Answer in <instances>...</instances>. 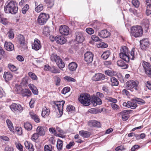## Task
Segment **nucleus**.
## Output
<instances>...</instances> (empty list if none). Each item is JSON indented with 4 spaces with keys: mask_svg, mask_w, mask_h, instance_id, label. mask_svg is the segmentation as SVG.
Instances as JSON below:
<instances>
[{
    "mask_svg": "<svg viewBox=\"0 0 151 151\" xmlns=\"http://www.w3.org/2000/svg\"><path fill=\"white\" fill-rule=\"evenodd\" d=\"M7 4L4 7V10L7 13H11L15 14L17 12L18 7L15 2L11 1L9 2H7Z\"/></svg>",
    "mask_w": 151,
    "mask_h": 151,
    "instance_id": "1",
    "label": "nucleus"
},
{
    "mask_svg": "<svg viewBox=\"0 0 151 151\" xmlns=\"http://www.w3.org/2000/svg\"><path fill=\"white\" fill-rule=\"evenodd\" d=\"M143 31L140 26H134L131 29V33L133 37L137 38L141 37L143 34Z\"/></svg>",
    "mask_w": 151,
    "mask_h": 151,
    "instance_id": "2",
    "label": "nucleus"
},
{
    "mask_svg": "<svg viewBox=\"0 0 151 151\" xmlns=\"http://www.w3.org/2000/svg\"><path fill=\"white\" fill-rule=\"evenodd\" d=\"M50 59L52 61L56 62L58 67L60 69L63 68L65 66V63L63 62L59 56L55 53H52L51 55Z\"/></svg>",
    "mask_w": 151,
    "mask_h": 151,
    "instance_id": "3",
    "label": "nucleus"
},
{
    "mask_svg": "<svg viewBox=\"0 0 151 151\" xmlns=\"http://www.w3.org/2000/svg\"><path fill=\"white\" fill-rule=\"evenodd\" d=\"M78 100L82 104L85 106H88L90 104L91 98L90 95L88 94H81L80 95Z\"/></svg>",
    "mask_w": 151,
    "mask_h": 151,
    "instance_id": "4",
    "label": "nucleus"
},
{
    "mask_svg": "<svg viewBox=\"0 0 151 151\" xmlns=\"http://www.w3.org/2000/svg\"><path fill=\"white\" fill-rule=\"evenodd\" d=\"M129 51L128 48L126 46H122L121 49V52L119 53V56L121 58L127 62L129 61V57L128 54Z\"/></svg>",
    "mask_w": 151,
    "mask_h": 151,
    "instance_id": "5",
    "label": "nucleus"
},
{
    "mask_svg": "<svg viewBox=\"0 0 151 151\" xmlns=\"http://www.w3.org/2000/svg\"><path fill=\"white\" fill-rule=\"evenodd\" d=\"M138 82L133 80L129 81L126 83V88L128 90L133 91L134 89L136 90H137V87Z\"/></svg>",
    "mask_w": 151,
    "mask_h": 151,
    "instance_id": "6",
    "label": "nucleus"
},
{
    "mask_svg": "<svg viewBox=\"0 0 151 151\" xmlns=\"http://www.w3.org/2000/svg\"><path fill=\"white\" fill-rule=\"evenodd\" d=\"M49 18V15L44 13H41L39 15L37 21L38 24L41 25L44 24Z\"/></svg>",
    "mask_w": 151,
    "mask_h": 151,
    "instance_id": "7",
    "label": "nucleus"
},
{
    "mask_svg": "<svg viewBox=\"0 0 151 151\" xmlns=\"http://www.w3.org/2000/svg\"><path fill=\"white\" fill-rule=\"evenodd\" d=\"M144 70L145 74L148 76H151V65L150 64L144 61L142 63Z\"/></svg>",
    "mask_w": 151,
    "mask_h": 151,
    "instance_id": "8",
    "label": "nucleus"
},
{
    "mask_svg": "<svg viewBox=\"0 0 151 151\" xmlns=\"http://www.w3.org/2000/svg\"><path fill=\"white\" fill-rule=\"evenodd\" d=\"M94 55L92 52L87 51L84 54V60L87 63L89 64L93 61Z\"/></svg>",
    "mask_w": 151,
    "mask_h": 151,
    "instance_id": "9",
    "label": "nucleus"
},
{
    "mask_svg": "<svg viewBox=\"0 0 151 151\" xmlns=\"http://www.w3.org/2000/svg\"><path fill=\"white\" fill-rule=\"evenodd\" d=\"M53 104L57 106L60 115H62L63 114V106L65 103V101H53Z\"/></svg>",
    "mask_w": 151,
    "mask_h": 151,
    "instance_id": "10",
    "label": "nucleus"
},
{
    "mask_svg": "<svg viewBox=\"0 0 151 151\" xmlns=\"http://www.w3.org/2000/svg\"><path fill=\"white\" fill-rule=\"evenodd\" d=\"M132 111V110H124L120 112L119 114L122 117L123 120L126 121L129 118V114Z\"/></svg>",
    "mask_w": 151,
    "mask_h": 151,
    "instance_id": "11",
    "label": "nucleus"
},
{
    "mask_svg": "<svg viewBox=\"0 0 151 151\" xmlns=\"http://www.w3.org/2000/svg\"><path fill=\"white\" fill-rule=\"evenodd\" d=\"M69 28L67 26L65 25L60 26L59 31L60 33L62 35H67L69 33Z\"/></svg>",
    "mask_w": 151,
    "mask_h": 151,
    "instance_id": "12",
    "label": "nucleus"
},
{
    "mask_svg": "<svg viewBox=\"0 0 151 151\" xmlns=\"http://www.w3.org/2000/svg\"><path fill=\"white\" fill-rule=\"evenodd\" d=\"M75 37L76 41L78 42H82L85 40L83 34L81 32H76L75 33Z\"/></svg>",
    "mask_w": 151,
    "mask_h": 151,
    "instance_id": "13",
    "label": "nucleus"
},
{
    "mask_svg": "<svg viewBox=\"0 0 151 151\" xmlns=\"http://www.w3.org/2000/svg\"><path fill=\"white\" fill-rule=\"evenodd\" d=\"M11 110L13 111H21L22 108L20 104L15 103L12 104L10 106Z\"/></svg>",
    "mask_w": 151,
    "mask_h": 151,
    "instance_id": "14",
    "label": "nucleus"
},
{
    "mask_svg": "<svg viewBox=\"0 0 151 151\" xmlns=\"http://www.w3.org/2000/svg\"><path fill=\"white\" fill-rule=\"evenodd\" d=\"M18 42L20 44V46L24 49L27 48V46L25 42V39L24 36L21 35H19L18 37Z\"/></svg>",
    "mask_w": 151,
    "mask_h": 151,
    "instance_id": "15",
    "label": "nucleus"
},
{
    "mask_svg": "<svg viewBox=\"0 0 151 151\" xmlns=\"http://www.w3.org/2000/svg\"><path fill=\"white\" fill-rule=\"evenodd\" d=\"M53 40H51L52 41H54V40L56 41V42L59 44L62 45L64 44L66 41V40L64 37L62 36H60L58 37H52Z\"/></svg>",
    "mask_w": 151,
    "mask_h": 151,
    "instance_id": "16",
    "label": "nucleus"
},
{
    "mask_svg": "<svg viewBox=\"0 0 151 151\" xmlns=\"http://www.w3.org/2000/svg\"><path fill=\"white\" fill-rule=\"evenodd\" d=\"M105 77L104 75L101 73H98L95 74L92 78L93 81H98L104 79Z\"/></svg>",
    "mask_w": 151,
    "mask_h": 151,
    "instance_id": "17",
    "label": "nucleus"
},
{
    "mask_svg": "<svg viewBox=\"0 0 151 151\" xmlns=\"http://www.w3.org/2000/svg\"><path fill=\"white\" fill-rule=\"evenodd\" d=\"M41 47L40 41L37 39H35L34 43L32 45V48L35 50H38Z\"/></svg>",
    "mask_w": 151,
    "mask_h": 151,
    "instance_id": "18",
    "label": "nucleus"
},
{
    "mask_svg": "<svg viewBox=\"0 0 151 151\" xmlns=\"http://www.w3.org/2000/svg\"><path fill=\"white\" fill-rule=\"evenodd\" d=\"M140 43L141 48L143 49H145L149 45L148 39L147 38L141 40Z\"/></svg>",
    "mask_w": 151,
    "mask_h": 151,
    "instance_id": "19",
    "label": "nucleus"
},
{
    "mask_svg": "<svg viewBox=\"0 0 151 151\" xmlns=\"http://www.w3.org/2000/svg\"><path fill=\"white\" fill-rule=\"evenodd\" d=\"M4 46L5 49L8 51H11L14 49V45L10 42H5Z\"/></svg>",
    "mask_w": 151,
    "mask_h": 151,
    "instance_id": "20",
    "label": "nucleus"
},
{
    "mask_svg": "<svg viewBox=\"0 0 151 151\" xmlns=\"http://www.w3.org/2000/svg\"><path fill=\"white\" fill-rule=\"evenodd\" d=\"M110 35V33L106 29L102 30L98 34V35L103 38L107 37Z\"/></svg>",
    "mask_w": 151,
    "mask_h": 151,
    "instance_id": "21",
    "label": "nucleus"
},
{
    "mask_svg": "<svg viewBox=\"0 0 151 151\" xmlns=\"http://www.w3.org/2000/svg\"><path fill=\"white\" fill-rule=\"evenodd\" d=\"M88 125L91 127H100L101 124L99 122L96 120H92L88 123Z\"/></svg>",
    "mask_w": 151,
    "mask_h": 151,
    "instance_id": "22",
    "label": "nucleus"
},
{
    "mask_svg": "<svg viewBox=\"0 0 151 151\" xmlns=\"http://www.w3.org/2000/svg\"><path fill=\"white\" fill-rule=\"evenodd\" d=\"M117 65L119 67H122L123 69H127L129 67L127 64L125 63L122 60H119L117 62Z\"/></svg>",
    "mask_w": 151,
    "mask_h": 151,
    "instance_id": "23",
    "label": "nucleus"
},
{
    "mask_svg": "<svg viewBox=\"0 0 151 151\" xmlns=\"http://www.w3.org/2000/svg\"><path fill=\"white\" fill-rule=\"evenodd\" d=\"M35 6L36 7L35 8V11L37 12H39L43 10L44 8L43 5L42 4H38L37 2L35 1Z\"/></svg>",
    "mask_w": 151,
    "mask_h": 151,
    "instance_id": "24",
    "label": "nucleus"
},
{
    "mask_svg": "<svg viewBox=\"0 0 151 151\" xmlns=\"http://www.w3.org/2000/svg\"><path fill=\"white\" fill-rule=\"evenodd\" d=\"M3 77L6 81H7L11 80L13 77L12 74L10 72H5Z\"/></svg>",
    "mask_w": 151,
    "mask_h": 151,
    "instance_id": "25",
    "label": "nucleus"
},
{
    "mask_svg": "<svg viewBox=\"0 0 151 151\" xmlns=\"http://www.w3.org/2000/svg\"><path fill=\"white\" fill-rule=\"evenodd\" d=\"M36 132L40 136H43L45 134L44 127L41 126L38 127L37 128Z\"/></svg>",
    "mask_w": 151,
    "mask_h": 151,
    "instance_id": "26",
    "label": "nucleus"
},
{
    "mask_svg": "<svg viewBox=\"0 0 151 151\" xmlns=\"http://www.w3.org/2000/svg\"><path fill=\"white\" fill-rule=\"evenodd\" d=\"M78 65L76 63L72 62L69 64L68 68L69 70L71 71H75Z\"/></svg>",
    "mask_w": 151,
    "mask_h": 151,
    "instance_id": "27",
    "label": "nucleus"
},
{
    "mask_svg": "<svg viewBox=\"0 0 151 151\" xmlns=\"http://www.w3.org/2000/svg\"><path fill=\"white\" fill-rule=\"evenodd\" d=\"M24 144L26 148L29 151H34L33 145L32 143L27 141H26L24 142Z\"/></svg>",
    "mask_w": 151,
    "mask_h": 151,
    "instance_id": "28",
    "label": "nucleus"
},
{
    "mask_svg": "<svg viewBox=\"0 0 151 151\" xmlns=\"http://www.w3.org/2000/svg\"><path fill=\"white\" fill-rule=\"evenodd\" d=\"M79 133L81 136L85 138L89 137L91 134L90 132L83 130L80 131Z\"/></svg>",
    "mask_w": 151,
    "mask_h": 151,
    "instance_id": "29",
    "label": "nucleus"
},
{
    "mask_svg": "<svg viewBox=\"0 0 151 151\" xmlns=\"http://www.w3.org/2000/svg\"><path fill=\"white\" fill-rule=\"evenodd\" d=\"M29 88L31 90L32 93L35 95H37L38 93V89L36 86L32 84H30L28 85Z\"/></svg>",
    "mask_w": 151,
    "mask_h": 151,
    "instance_id": "30",
    "label": "nucleus"
},
{
    "mask_svg": "<svg viewBox=\"0 0 151 151\" xmlns=\"http://www.w3.org/2000/svg\"><path fill=\"white\" fill-rule=\"evenodd\" d=\"M135 49L134 48H132L130 53V55L129 53L128 54V57H129V61L130 59L132 60H134V58L136 57L137 55V53H135Z\"/></svg>",
    "mask_w": 151,
    "mask_h": 151,
    "instance_id": "31",
    "label": "nucleus"
},
{
    "mask_svg": "<svg viewBox=\"0 0 151 151\" xmlns=\"http://www.w3.org/2000/svg\"><path fill=\"white\" fill-rule=\"evenodd\" d=\"M29 115L32 119L37 123L40 122V119L38 116L33 112H31L29 113Z\"/></svg>",
    "mask_w": 151,
    "mask_h": 151,
    "instance_id": "32",
    "label": "nucleus"
},
{
    "mask_svg": "<svg viewBox=\"0 0 151 151\" xmlns=\"http://www.w3.org/2000/svg\"><path fill=\"white\" fill-rule=\"evenodd\" d=\"M22 94L23 97L27 96L28 97L31 95L32 93L29 89L26 88L23 91Z\"/></svg>",
    "mask_w": 151,
    "mask_h": 151,
    "instance_id": "33",
    "label": "nucleus"
},
{
    "mask_svg": "<svg viewBox=\"0 0 151 151\" xmlns=\"http://www.w3.org/2000/svg\"><path fill=\"white\" fill-rule=\"evenodd\" d=\"M8 128L9 129L10 131L11 132L13 131L14 127L13 124L11 121L9 119H7L6 121Z\"/></svg>",
    "mask_w": 151,
    "mask_h": 151,
    "instance_id": "34",
    "label": "nucleus"
},
{
    "mask_svg": "<svg viewBox=\"0 0 151 151\" xmlns=\"http://www.w3.org/2000/svg\"><path fill=\"white\" fill-rule=\"evenodd\" d=\"M50 113V110L49 109H43L42 111L41 115L42 117H46L49 115Z\"/></svg>",
    "mask_w": 151,
    "mask_h": 151,
    "instance_id": "35",
    "label": "nucleus"
},
{
    "mask_svg": "<svg viewBox=\"0 0 151 151\" xmlns=\"http://www.w3.org/2000/svg\"><path fill=\"white\" fill-rule=\"evenodd\" d=\"M110 54V52L109 50H107L104 52L101 55V57L104 60H106L109 58Z\"/></svg>",
    "mask_w": 151,
    "mask_h": 151,
    "instance_id": "36",
    "label": "nucleus"
},
{
    "mask_svg": "<svg viewBox=\"0 0 151 151\" xmlns=\"http://www.w3.org/2000/svg\"><path fill=\"white\" fill-rule=\"evenodd\" d=\"M63 141L59 139L57 142V147L58 150L60 151L62 149V146L63 145Z\"/></svg>",
    "mask_w": 151,
    "mask_h": 151,
    "instance_id": "37",
    "label": "nucleus"
},
{
    "mask_svg": "<svg viewBox=\"0 0 151 151\" xmlns=\"http://www.w3.org/2000/svg\"><path fill=\"white\" fill-rule=\"evenodd\" d=\"M134 99L137 103L140 105H143L145 103V101L141 99L135 97Z\"/></svg>",
    "mask_w": 151,
    "mask_h": 151,
    "instance_id": "38",
    "label": "nucleus"
},
{
    "mask_svg": "<svg viewBox=\"0 0 151 151\" xmlns=\"http://www.w3.org/2000/svg\"><path fill=\"white\" fill-rule=\"evenodd\" d=\"M110 81L112 83V86H117L119 84V82L117 79L114 77H112L110 78Z\"/></svg>",
    "mask_w": 151,
    "mask_h": 151,
    "instance_id": "39",
    "label": "nucleus"
},
{
    "mask_svg": "<svg viewBox=\"0 0 151 151\" xmlns=\"http://www.w3.org/2000/svg\"><path fill=\"white\" fill-rule=\"evenodd\" d=\"M102 103V101L101 99L99 97H96L95 99V100L93 103V105L96 106L97 105H100Z\"/></svg>",
    "mask_w": 151,
    "mask_h": 151,
    "instance_id": "40",
    "label": "nucleus"
},
{
    "mask_svg": "<svg viewBox=\"0 0 151 151\" xmlns=\"http://www.w3.org/2000/svg\"><path fill=\"white\" fill-rule=\"evenodd\" d=\"M128 108L131 107L132 109H134L137 106V103L134 101L133 102L128 101Z\"/></svg>",
    "mask_w": 151,
    "mask_h": 151,
    "instance_id": "41",
    "label": "nucleus"
},
{
    "mask_svg": "<svg viewBox=\"0 0 151 151\" xmlns=\"http://www.w3.org/2000/svg\"><path fill=\"white\" fill-rule=\"evenodd\" d=\"M44 1L49 8H51L54 4V0H44Z\"/></svg>",
    "mask_w": 151,
    "mask_h": 151,
    "instance_id": "42",
    "label": "nucleus"
},
{
    "mask_svg": "<svg viewBox=\"0 0 151 151\" xmlns=\"http://www.w3.org/2000/svg\"><path fill=\"white\" fill-rule=\"evenodd\" d=\"M43 34L45 36L50 35V31L49 28L48 27L45 26L44 27L43 29Z\"/></svg>",
    "mask_w": 151,
    "mask_h": 151,
    "instance_id": "43",
    "label": "nucleus"
},
{
    "mask_svg": "<svg viewBox=\"0 0 151 151\" xmlns=\"http://www.w3.org/2000/svg\"><path fill=\"white\" fill-rule=\"evenodd\" d=\"M50 71L55 74L59 73L60 71L59 69L56 68L54 66H52L51 67Z\"/></svg>",
    "mask_w": 151,
    "mask_h": 151,
    "instance_id": "44",
    "label": "nucleus"
},
{
    "mask_svg": "<svg viewBox=\"0 0 151 151\" xmlns=\"http://www.w3.org/2000/svg\"><path fill=\"white\" fill-rule=\"evenodd\" d=\"M24 128L28 131L31 130L32 129V125L31 124L28 122L24 123Z\"/></svg>",
    "mask_w": 151,
    "mask_h": 151,
    "instance_id": "45",
    "label": "nucleus"
},
{
    "mask_svg": "<svg viewBox=\"0 0 151 151\" xmlns=\"http://www.w3.org/2000/svg\"><path fill=\"white\" fill-rule=\"evenodd\" d=\"M115 73L114 71L112 70H107L105 72V74L106 75L112 76L115 75Z\"/></svg>",
    "mask_w": 151,
    "mask_h": 151,
    "instance_id": "46",
    "label": "nucleus"
},
{
    "mask_svg": "<svg viewBox=\"0 0 151 151\" xmlns=\"http://www.w3.org/2000/svg\"><path fill=\"white\" fill-rule=\"evenodd\" d=\"M64 80L68 82H75L76 81V79L69 76H66L63 78Z\"/></svg>",
    "mask_w": 151,
    "mask_h": 151,
    "instance_id": "47",
    "label": "nucleus"
},
{
    "mask_svg": "<svg viewBox=\"0 0 151 151\" xmlns=\"http://www.w3.org/2000/svg\"><path fill=\"white\" fill-rule=\"evenodd\" d=\"M29 76L32 79L36 80L37 79V77L34 73L32 72H29L28 73Z\"/></svg>",
    "mask_w": 151,
    "mask_h": 151,
    "instance_id": "48",
    "label": "nucleus"
},
{
    "mask_svg": "<svg viewBox=\"0 0 151 151\" xmlns=\"http://www.w3.org/2000/svg\"><path fill=\"white\" fill-rule=\"evenodd\" d=\"M0 55L5 58L6 57L7 55V53L5 52L1 46H0Z\"/></svg>",
    "mask_w": 151,
    "mask_h": 151,
    "instance_id": "49",
    "label": "nucleus"
},
{
    "mask_svg": "<svg viewBox=\"0 0 151 151\" xmlns=\"http://www.w3.org/2000/svg\"><path fill=\"white\" fill-rule=\"evenodd\" d=\"M75 110V107L70 105H68L67 107V110L68 111L72 112Z\"/></svg>",
    "mask_w": 151,
    "mask_h": 151,
    "instance_id": "50",
    "label": "nucleus"
},
{
    "mask_svg": "<svg viewBox=\"0 0 151 151\" xmlns=\"http://www.w3.org/2000/svg\"><path fill=\"white\" fill-rule=\"evenodd\" d=\"M8 67L9 69L12 72L16 71L17 69L16 67L14 65L10 64H9L8 65Z\"/></svg>",
    "mask_w": 151,
    "mask_h": 151,
    "instance_id": "51",
    "label": "nucleus"
},
{
    "mask_svg": "<svg viewBox=\"0 0 151 151\" xmlns=\"http://www.w3.org/2000/svg\"><path fill=\"white\" fill-rule=\"evenodd\" d=\"M70 88L68 87L64 88L61 91V93L64 94H65L66 93L70 91Z\"/></svg>",
    "mask_w": 151,
    "mask_h": 151,
    "instance_id": "52",
    "label": "nucleus"
},
{
    "mask_svg": "<svg viewBox=\"0 0 151 151\" xmlns=\"http://www.w3.org/2000/svg\"><path fill=\"white\" fill-rule=\"evenodd\" d=\"M142 24L146 28L149 27V21L147 19H144L142 21Z\"/></svg>",
    "mask_w": 151,
    "mask_h": 151,
    "instance_id": "53",
    "label": "nucleus"
},
{
    "mask_svg": "<svg viewBox=\"0 0 151 151\" xmlns=\"http://www.w3.org/2000/svg\"><path fill=\"white\" fill-rule=\"evenodd\" d=\"M132 3L135 7L138 8L139 7V3L138 0H132Z\"/></svg>",
    "mask_w": 151,
    "mask_h": 151,
    "instance_id": "54",
    "label": "nucleus"
},
{
    "mask_svg": "<svg viewBox=\"0 0 151 151\" xmlns=\"http://www.w3.org/2000/svg\"><path fill=\"white\" fill-rule=\"evenodd\" d=\"M91 38L93 40L96 42L98 41L101 42L102 41V40L100 39L98 36L95 35H92L91 36Z\"/></svg>",
    "mask_w": 151,
    "mask_h": 151,
    "instance_id": "55",
    "label": "nucleus"
},
{
    "mask_svg": "<svg viewBox=\"0 0 151 151\" xmlns=\"http://www.w3.org/2000/svg\"><path fill=\"white\" fill-rule=\"evenodd\" d=\"M108 46L107 44L104 43V42H101V43L98 44L97 45V47H101V48H104L107 47Z\"/></svg>",
    "mask_w": 151,
    "mask_h": 151,
    "instance_id": "56",
    "label": "nucleus"
},
{
    "mask_svg": "<svg viewBox=\"0 0 151 151\" xmlns=\"http://www.w3.org/2000/svg\"><path fill=\"white\" fill-rule=\"evenodd\" d=\"M9 38L13 39L14 37V34L12 29H10L8 32Z\"/></svg>",
    "mask_w": 151,
    "mask_h": 151,
    "instance_id": "57",
    "label": "nucleus"
},
{
    "mask_svg": "<svg viewBox=\"0 0 151 151\" xmlns=\"http://www.w3.org/2000/svg\"><path fill=\"white\" fill-rule=\"evenodd\" d=\"M29 9V6L27 4L24 6L22 9V12L23 14H26L27 11Z\"/></svg>",
    "mask_w": 151,
    "mask_h": 151,
    "instance_id": "58",
    "label": "nucleus"
},
{
    "mask_svg": "<svg viewBox=\"0 0 151 151\" xmlns=\"http://www.w3.org/2000/svg\"><path fill=\"white\" fill-rule=\"evenodd\" d=\"M86 32L89 34L91 35L94 33V31L91 28H88L86 29Z\"/></svg>",
    "mask_w": 151,
    "mask_h": 151,
    "instance_id": "59",
    "label": "nucleus"
},
{
    "mask_svg": "<svg viewBox=\"0 0 151 151\" xmlns=\"http://www.w3.org/2000/svg\"><path fill=\"white\" fill-rule=\"evenodd\" d=\"M146 13L147 16L150 15L151 14V4L147 6Z\"/></svg>",
    "mask_w": 151,
    "mask_h": 151,
    "instance_id": "60",
    "label": "nucleus"
},
{
    "mask_svg": "<svg viewBox=\"0 0 151 151\" xmlns=\"http://www.w3.org/2000/svg\"><path fill=\"white\" fill-rule=\"evenodd\" d=\"M38 137L39 135L37 133H34L32 135L31 137V139L32 141H35L38 139Z\"/></svg>",
    "mask_w": 151,
    "mask_h": 151,
    "instance_id": "61",
    "label": "nucleus"
},
{
    "mask_svg": "<svg viewBox=\"0 0 151 151\" xmlns=\"http://www.w3.org/2000/svg\"><path fill=\"white\" fill-rule=\"evenodd\" d=\"M16 131L19 135H21L22 134V128L20 127H17L16 128Z\"/></svg>",
    "mask_w": 151,
    "mask_h": 151,
    "instance_id": "62",
    "label": "nucleus"
},
{
    "mask_svg": "<svg viewBox=\"0 0 151 151\" xmlns=\"http://www.w3.org/2000/svg\"><path fill=\"white\" fill-rule=\"evenodd\" d=\"M107 99L109 101L112 102L114 104L117 102V101L116 99L113 98L111 97H108L107 98Z\"/></svg>",
    "mask_w": 151,
    "mask_h": 151,
    "instance_id": "63",
    "label": "nucleus"
},
{
    "mask_svg": "<svg viewBox=\"0 0 151 151\" xmlns=\"http://www.w3.org/2000/svg\"><path fill=\"white\" fill-rule=\"evenodd\" d=\"M91 114H97L98 112V110L96 108H91L88 111Z\"/></svg>",
    "mask_w": 151,
    "mask_h": 151,
    "instance_id": "64",
    "label": "nucleus"
}]
</instances>
